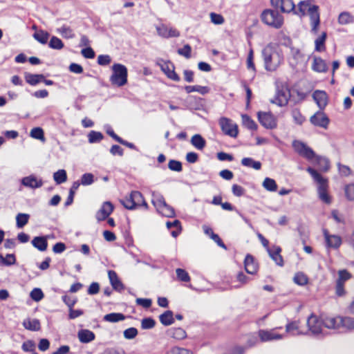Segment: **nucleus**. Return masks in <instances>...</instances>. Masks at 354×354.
Segmentation results:
<instances>
[{
    "instance_id": "bf43d9fd",
    "label": "nucleus",
    "mask_w": 354,
    "mask_h": 354,
    "mask_svg": "<svg viewBox=\"0 0 354 354\" xmlns=\"http://www.w3.org/2000/svg\"><path fill=\"white\" fill-rule=\"evenodd\" d=\"M166 354H193V353L189 349L174 346L167 351Z\"/></svg>"
},
{
    "instance_id": "4d7b16f0",
    "label": "nucleus",
    "mask_w": 354,
    "mask_h": 354,
    "mask_svg": "<svg viewBox=\"0 0 354 354\" xmlns=\"http://www.w3.org/2000/svg\"><path fill=\"white\" fill-rule=\"evenodd\" d=\"M312 162H315L322 167V170L327 171L329 168V162L327 158L316 155Z\"/></svg>"
},
{
    "instance_id": "7ed1b4c3",
    "label": "nucleus",
    "mask_w": 354,
    "mask_h": 354,
    "mask_svg": "<svg viewBox=\"0 0 354 354\" xmlns=\"http://www.w3.org/2000/svg\"><path fill=\"white\" fill-rule=\"evenodd\" d=\"M112 75L110 77L111 83L121 87L127 83L128 71L127 67L121 64H114L112 66Z\"/></svg>"
},
{
    "instance_id": "20e7f679",
    "label": "nucleus",
    "mask_w": 354,
    "mask_h": 354,
    "mask_svg": "<svg viewBox=\"0 0 354 354\" xmlns=\"http://www.w3.org/2000/svg\"><path fill=\"white\" fill-rule=\"evenodd\" d=\"M262 21L266 25L279 29L283 24V17L276 10L266 9L261 15Z\"/></svg>"
},
{
    "instance_id": "423d86ee",
    "label": "nucleus",
    "mask_w": 354,
    "mask_h": 354,
    "mask_svg": "<svg viewBox=\"0 0 354 354\" xmlns=\"http://www.w3.org/2000/svg\"><path fill=\"white\" fill-rule=\"evenodd\" d=\"M294 150L301 156L305 158L308 161H313L316 154L314 151L307 145L300 140H294L292 143Z\"/></svg>"
},
{
    "instance_id": "412c9836",
    "label": "nucleus",
    "mask_w": 354,
    "mask_h": 354,
    "mask_svg": "<svg viewBox=\"0 0 354 354\" xmlns=\"http://www.w3.org/2000/svg\"><path fill=\"white\" fill-rule=\"evenodd\" d=\"M108 276L110 283L115 290L121 292L124 290L125 287L124 284L120 280L117 273L114 270H109Z\"/></svg>"
},
{
    "instance_id": "f704fd0d",
    "label": "nucleus",
    "mask_w": 354,
    "mask_h": 354,
    "mask_svg": "<svg viewBox=\"0 0 354 354\" xmlns=\"http://www.w3.org/2000/svg\"><path fill=\"white\" fill-rule=\"evenodd\" d=\"M242 165L249 167L253 168L255 170H259L261 168V163L259 161H256L252 158H243L241 160Z\"/></svg>"
},
{
    "instance_id": "5701e85b",
    "label": "nucleus",
    "mask_w": 354,
    "mask_h": 354,
    "mask_svg": "<svg viewBox=\"0 0 354 354\" xmlns=\"http://www.w3.org/2000/svg\"><path fill=\"white\" fill-rule=\"evenodd\" d=\"M304 59V55L299 48L291 47L290 53L289 62L292 66H297Z\"/></svg>"
},
{
    "instance_id": "58836bf2",
    "label": "nucleus",
    "mask_w": 354,
    "mask_h": 354,
    "mask_svg": "<svg viewBox=\"0 0 354 354\" xmlns=\"http://www.w3.org/2000/svg\"><path fill=\"white\" fill-rule=\"evenodd\" d=\"M338 22L342 25L352 24L354 22V17L348 12H342L339 15Z\"/></svg>"
},
{
    "instance_id": "79ce46f5",
    "label": "nucleus",
    "mask_w": 354,
    "mask_h": 354,
    "mask_svg": "<svg viewBox=\"0 0 354 354\" xmlns=\"http://www.w3.org/2000/svg\"><path fill=\"white\" fill-rule=\"evenodd\" d=\"M262 186L265 189L269 192H275L277 189V185L276 181L270 178L266 177L263 183Z\"/></svg>"
},
{
    "instance_id": "ea45409f",
    "label": "nucleus",
    "mask_w": 354,
    "mask_h": 354,
    "mask_svg": "<svg viewBox=\"0 0 354 354\" xmlns=\"http://www.w3.org/2000/svg\"><path fill=\"white\" fill-rule=\"evenodd\" d=\"M49 33L46 31L39 30L33 34V37L41 44H46L49 38Z\"/></svg>"
},
{
    "instance_id": "4c0bfd02",
    "label": "nucleus",
    "mask_w": 354,
    "mask_h": 354,
    "mask_svg": "<svg viewBox=\"0 0 354 354\" xmlns=\"http://www.w3.org/2000/svg\"><path fill=\"white\" fill-rule=\"evenodd\" d=\"M44 80V75L42 74H30L26 75V82L30 85H36Z\"/></svg>"
},
{
    "instance_id": "72a5a7b5",
    "label": "nucleus",
    "mask_w": 354,
    "mask_h": 354,
    "mask_svg": "<svg viewBox=\"0 0 354 354\" xmlns=\"http://www.w3.org/2000/svg\"><path fill=\"white\" fill-rule=\"evenodd\" d=\"M125 319V316L120 313H111L104 316L103 320L105 322L115 323Z\"/></svg>"
},
{
    "instance_id": "393cba45",
    "label": "nucleus",
    "mask_w": 354,
    "mask_h": 354,
    "mask_svg": "<svg viewBox=\"0 0 354 354\" xmlns=\"http://www.w3.org/2000/svg\"><path fill=\"white\" fill-rule=\"evenodd\" d=\"M245 270L247 273L254 274L257 272V264L254 262V257L250 254H247L244 260Z\"/></svg>"
},
{
    "instance_id": "338daca9",
    "label": "nucleus",
    "mask_w": 354,
    "mask_h": 354,
    "mask_svg": "<svg viewBox=\"0 0 354 354\" xmlns=\"http://www.w3.org/2000/svg\"><path fill=\"white\" fill-rule=\"evenodd\" d=\"M36 345L34 341L32 340H27L24 342L21 345V348L24 352H30L35 350Z\"/></svg>"
},
{
    "instance_id": "a18cd8bd",
    "label": "nucleus",
    "mask_w": 354,
    "mask_h": 354,
    "mask_svg": "<svg viewBox=\"0 0 354 354\" xmlns=\"http://www.w3.org/2000/svg\"><path fill=\"white\" fill-rule=\"evenodd\" d=\"M53 179L57 185H60L67 180L66 171L64 169H59L53 174Z\"/></svg>"
},
{
    "instance_id": "39448f33",
    "label": "nucleus",
    "mask_w": 354,
    "mask_h": 354,
    "mask_svg": "<svg viewBox=\"0 0 354 354\" xmlns=\"http://www.w3.org/2000/svg\"><path fill=\"white\" fill-rule=\"evenodd\" d=\"M120 203L128 209H134L140 206L146 209L148 207L142 194L138 191H132L128 196L120 200Z\"/></svg>"
},
{
    "instance_id": "1a4fd4ad",
    "label": "nucleus",
    "mask_w": 354,
    "mask_h": 354,
    "mask_svg": "<svg viewBox=\"0 0 354 354\" xmlns=\"http://www.w3.org/2000/svg\"><path fill=\"white\" fill-rule=\"evenodd\" d=\"M257 116L259 122L265 128L268 129H273L277 127V118L270 112L259 111L257 113Z\"/></svg>"
},
{
    "instance_id": "0e129e2a",
    "label": "nucleus",
    "mask_w": 354,
    "mask_h": 354,
    "mask_svg": "<svg viewBox=\"0 0 354 354\" xmlns=\"http://www.w3.org/2000/svg\"><path fill=\"white\" fill-rule=\"evenodd\" d=\"M156 322L151 317H147L142 319L141 327L142 329H151L155 326Z\"/></svg>"
},
{
    "instance_id": "6e6552de",
    "label": "nucleus",
    "mask_w": 354,
    "mask_h": 354,
    "mask_svg": "<svg viewBox=\"0 0 354 354\" xmlns=\"http://www.w3.org/2000/svg\"><path fill=\"white\" fill-rule=\"evenodd\" d=\"M271 5L281 12L298 14L292 0H270Z\"/></svg>"
},
{
    "instance_id": "f8f14e48",
    "label": "nucleus",
    "mask_w": 354,
    "mask_h": 354,
    "mask_svg": "<svg viewBox=\"0 0 354 354\" xmlns=\"http://www.w3.org/2000/svg\"><path fill=\"white\" fill-rule=\"evenodd\" d=\"M114 209L113 205L110 201H105L102 203L100 209L96 212L95 218L97 221L106 220Z\"/></svg>"
},
{
    "instance_id": "0eeeda50",
    "label": "nucleus",
    "mask_w": 354,
    "mask_h": 354,
    "mask_svg": "<svg viewBox=\"0 0 354 354\" xmlns=\"http://www.w3.org/2000/svg\"><path fill=\"white\" fill-rule=\"evenodd\" d=\"M218 124L224 134L232 138L237 137L238 126L232 120L223 117L220 118Z\"/></svg>"
},
{
    "instance_id": "a211bd4d",
    "label": "nucleus",
    "mask_w": 354,
    "mask_h": 354,
    "mask_svg": "<svg viewBox=\"0 0 354 354\" xmlns=\"http://www.w3.org/2000/svg\"><path fill=\"white\" fill-rule=\"evenodd\" d=\"M324 327L330 329L342 328V316L326 317L322 319Z\"/></svg>"
},
{
    "instance_id": "c03bdc74",
    "label": "nucleus",
    "mask_w": 354,
    "mask_h": 354,
    "mask_svg": "<svg viewBox=\"0 0 354 354\" xmlns=\"http://www.w3.org/2000/svg\"><path fill=\"white\" fill-rule=\"evenodd\" d=\"M157 211L162 216L166 217H174L175 216V211L174 208L167 203L161 206Z\"/></svg>"
},
{
    "instance_id": "603ef678",
    "label": "nucleus",
    "mask_w": 354,
    "mask_h": 354,
    "mask_svg": "<svg viewBox=\"0 0 354 354\" xmlns=\"http://www.w3.org/2000/svg\"><path fill=\"white\" fill-rule=\"evenodd\" d=\"M30 136L37 140H39L42 142L45 141L44 133L41 127H35L31 129Z\"/></svg>"
},
{
    "instance_id": "13d9d810",
    "label": "nucleus",
    "mask_w": 354,
    "mask_h": 354,
    "mask_svg": "<svg viewBox=\"0 0 354 354\" xmlns=\"http://www.w3.org/2000/svg\"><path fill=\"white\" fill-rule=\"evenodd\" d=\"M176 273L178 279L180 281L188 282L191 279L188 272L184 269L177 268Z\"/></svg>"
},
{
    "instance_id": "6ab92c4d",
    "label": "nucleus",
    "mask_w": 354,
    "mask_h": 354,
    "mask_svg": "<svg viewBox=\"0 0 354 354\" xmlns=\"http://www.w3.org/2000/svg\"><path fill=\"white\" fill-rule=\"evenodd\" d=\"M156 30L158 34L165 38L168 37H177L180 35L179 32L173 28H169L166 25L162 24L161 26H157Z\"/></svg>"
},
{
    "instance_id": "6e6d98bb",
    "label": "nucleus",
    "mask_w": 354,
    "mask_h": 354,
    "mask_svg": "<svg viewBox=\"0 0 354 354\" xmlns=\"http://www.w3.org/2000/svg\"><path fill=\"white\" fill-rule=\"evenodd\" d=\"M292 117L294 122L299 125H301L306 120L305 117L302 115L300 111L297 109H295L292 111Z\"/></svg>"
},
{
    "instance_id": "8fccbe9b",
    "label": "nucleus",
    "mask_w": 354,
    "mask_h": 354,
    "mask_svg": "<svg viewBox=\"0 0 354 354\" xmlns=\"http://www.w3.org/2000/svg\"><path fill=\"white\" fill-rule=\"evenodd\" d=\"M48 46L50 48L55 49V50H61L64 46L62 41L59 38H58L55 36H53L51 37V39L48 43Z\"/></svg>"
},
{
    "instance_id": "680f3d73",
    "label": "nucleus",
    "mask_w": 354,
    "mask_h": 354,
    "mask_svg": "<svg viewBox=\"0 0 354 354\" xmlns=\"http://www.w3.org/2000/svg\"><path fill=\"white\" fill-rule=\"evenodd\" d=\"M94 182V176L91 173H86L81 177V185L87 186L91 185Z\"/></svg>"
},
{
    "instance_id": "c9c22d12",
    "label": "nucleus",
    "mask_w": 354,
    "mask_h": 354,
    "mask_svg": "<svg viewBox=\"0 0 354 354\" xmlns=\"http://www.w3.org/2000/svg\"><path fill=\"white\" fill-rule=\"evenodd\" d=\"M184 88L187 93L198 92L202 95H205L209 91V88L208 87L200 85L185 86Z\"/></svg>"
},
{
    "instance_id": "bb28decb",
    "label": "nucleus",
    "mask_w": 354,
    "mask_h": 354,
    "mask_svg": "<svg viewBox=\"0 0 354 354\" xmlns=\"http://www.w3.org/2000/svg\"><path fill=\"white\" fill-rule=\"evenodd\" d=\"M77 337L80 342L86 344L94 340L95 336L94 333L92 331L86 329H82L79 330Z\"/></svg>"
},
{
    "instance_id": "4468645a",
    "label": "nucleus",
    "mask_w": 354,
    "mask_h": 354,
    "mask_svg": "<svg viewBox=\"0 0 354 354\" xmlns=\"http://www.w3.org/2000/svg\"><path fill=\"white\" fill-rule=\"evenodd\" d=\"M21 183L26 187L30 189H37L42 187L44 183L41 178L32 174L28 176L24 177L21 180Z\"/></svg>"
},
{
    "instance_id": "7c9ffc66",
    "label": "nucleus",
    "mask_w": 354,
    "mask_h": 354,
    "mask_svg": "<svg viewBox=\"0 0 354 354\" xmlns=\"http://www.w3.org/2000/svg\"><path fill=\"white\" fill-rule=\"evenodd\" d=\"M23 326L26 329L32 331H38L41 328L40 322L37 319H26L23 322Z\"/></svg>"
},
{
    "instance_id": "f257e3e1",
    "label": "nucleus",
    "mask_w": 354,
    "mask_h": 354,
    "mask_svg": "<svg viewBox=\"0 0 354 354\" xmlns=\"http://www.w3.org/2000/svg\"><path fill=\"white\" fill-rule=\"evenodd\" d=\"M306 171L311 175L314 180L317 183V195L320 201L326 204H330L331 196L328 194V180L311 167H308Z\"/></svg>"
},
{
    "instance_id": "ddd939ff",
    "label": "nucleus",
    "mask_w": 354,
    "mask_h": 354,
    "mask_svg": "<svg viewBox=\"0 0 354 354\" xmlns=\"http://www.w3.org/2000/svg\"><path fill=\"white\" fill-rule=\"evenodd\" d=\"M310 122L317 127L326 129L329 124V118L322 111H317L310 118Z\"/></svg>"
},
{
    "instance_id": "e433bc0d",
    "label": "nucleus",
    "mask_w": 354,
    "mask_h": 354,
    "mask_svg": "<svg viewBox=\"0 0 354 354\" xmlns=\"http://www.w3.org/2000/svg\"><path fill=\"white\" fill-rule=\"evenodd\" d=\"M57 32L66 39H73L75 37L73 30L66 25H63L62 27L59 28Z\"/></svg>"
},
{
    "instance_id": "2f4dec72",
    "label": "nucleus",
    "mask_w": 354,
    "mask_h": 354,
    "mask_svg": "<svg viewBox=\"0 0 354 354\" xmlns=\"http://www.w3.org/2000/svg\"><path fill=\"white\" fill-rule=\"evenodd\" d=\"M191 144L198 150H203L206 145V141L200 134H195L191 138Z\"/></svg>"
},
{
    "instance_id": "3c124183",
    "label": "nucleus",
    "mask_w": 354,
    "mask_h": 354,
    "mask_svg": "<svg viewBox=\"0 0 354 354\" xmlns=\"http://www.w3.org/2000/svg\"><path fill=\"white\" fill-rule=\"evenodd\" d=\"M103 134L99 131H91L88 134V140L90 143L100 142L103 139Z\"/></svg>"
},
{
    "instance_id": "2eb2a0df",
    "label": "nucleus",
    "mask_w": 354,
    "mask_h": 354,
    "mask_svg": "<svg viewBox=\"0 0 354 354\" xmlns=\"http://www.w3.org/2000/svg\"><path fill=\"white\" fill-rule=\"evenodd\" d=\"M160 67L162 72L167 75V77L169 79L174 80L175 82L180 81V78L178 76V75L175 72L174 65L171 62H165L160 66Z\"/></svg>"
},
{
    "instance_id": "473e14b6",
    "label": "nucleus",
    "mask_w": 354,
    "mask_h": 354,
    "mask_svg": "<svg viewBox=\"0 0 354 354\" xmlns=\"http://www.w3.org/2000/svg\"><path fill=\"white\" fill-rule=\"evenodd\" d=\"M312 1H313V0L301 1L297 5L298 11L297 10V12L298 14H297V15H300L301 17L305 16L306 14V11H308V12L309 8H311L313 6L311 3Z\"/></svg>"
},
{
    "instance_id": "a19ab883",
    "label": "nucleus",
    "mask_w": 354,
    "mask_h": 354,
    "mask_svg": "<svg viewBox=\"0 0 354 354\" xmlns=\"http://www.w3.org/2000/svg\"><path fill=\"white\" fill-rule=\"evenodd\" d=\"M30 218L28 214L19 213L16 216V225L18 228L24 227L28 223Z\"/></svg>"
},
{
    "instance_id": "c85d7f7f",
    "label": "nucleus",
    "mask_w": 354,
    "mask_h": 354,
    "mask_svg": "<svg viewBox=\"0 0 354 354\" xmlns=\"http://www.w3.org/2000/svg\"><path fill=\"white\" fill-rule=\"evenodd\" d=\"M286 331L292 336L306 334L299 330V322L297 321L288 323L286 326Z\"/></svg>"
},
{
    "instance_id": "de8ad7c7",
    "label": "nucleus",
    "mask_w": 354,
    "mask_h": 354,
    "mask_svg": "<svg viewBox=\"0 0 354 354\" xmlns=\"http://www.w3.org/2000/svg\"><path fill=\"white\" fill-rule=\"evenodd\" d=\"M151 202L156 209L166 203L163 196L159 193H153Z\"/></svg>"
},
{
    "instance_id": "37998d69",
    "label": "nucleus",
    "mask_w": 354,
    "mask_h": 354,
    "mask_svg": "<svg viewBox=\"0 0 354 354\" xmlns=\"http://www.w3.org/2000/svg\"><path fill=\"white\" fill-rule=\"evenodd\" d=\"M242 118V122L243 126H245L246 128L250 130H257V124L256 122L248 115L243 114L241 115Z\"/></svg>"
},
{
    "instance_id": "dca6fc26",
    "label": "nucleus",
    "mask_w": 354,
    "mask_h": 354,
    "mask_svg": "<svg viewBox=\"0 0 354 354\" xmlns=\"http://www.w3.org/2000/svg\"><path fill=\"white\" fill-rule=\"evenodd\" d=\"M290 96V91L287 88L278 90L274 100H272V102L275 103L280 106H285L288 104Z\"/></svg>"
},
{
    "instance_id": "f3484780",
    "label": "nucleus",
    "mask_w": 354,
    "mask_h": 354,
    "mask_svg": "<svg viewBox=\"0 0 354 354\" xmlns=\"http://www.w3.org/2000/svg\"><path fill=\"white\" fill-rule=\"evenodd\" d=\"M275 329L259 330L258 332L259 337L261 342H269L273 340L281 339L283 338L282 335L277 334L274 332Z\"/></svg>"
},
{
    "instance_id": "b1692460",
    "label": "nucleus",
    "mask_w": 354,
    "mask_h": 354,
    "mask_svg": "<svg viewBox=\"0 0 354 354\" xmlns=\"http://www.w3.org/2000/svg\"><path fill=\"white\" fill-rule=\"evenodd\" d=\"M48 237L49 236H35L31 241V243L32 246L37 248L39 251L44 252L48 248L47 239Z\"/></svg>"
},
{
    "instance_id": "5fc2aeb1",
    "label": "nucleus",
    "mask_w": 354,
    "mask_h": 354,
    "mask_svg": "<svg viewBox=\"0 0 354 354\" xmlns=\"http://www.w3.org/2000/svg\"><path fill=\"white\" fill-rule=\"evenodd\" d=\"M171 336L176 339H183L186 337V332L181 328H173L171 330Z\"/></svg>"
},
{
    "instance_id": "9d476101",
    "label": "nucleus",
    "mask_w": 354,
    "mask_h": 354,
    "mask_svg": "<svg viewBox=\"0 0 354 354\" xmlns=\"http://www.w3.org/2000/svg\"><path fill=\"white\" fill-rule=\"evenodd\" d=\"M307 326L308 327L309 331L313 335H322V326L323 322L322 319L320 320L317 318V316L314 315H311L308 320H307Z\"/></svg>"
},
{
    "instance_id": "c756f323",
    "label": "nucleus",
    "mask_w": 354,
    "mask_h": 354,
    "mask_svg": "<svg viewBox=\"0 0 354 354\" xmlns=\"http://www.w3.org/2000/svg\"><path fill=\"white\" fill-rule=\"evenodd\" d=\"M160 323L165 326L174 323V313L171 310H167L159 316Z\"/></svg>"
},
{
    "instance_id": "a878e982",
    "label": "nucleus",
    "mask_w": 354,
    "mask_h": 354,
    "mask_svg": "<svg viewBox=\"0 0 354 354\" xmlns=\"http://www.w3.org/2000/svg\"><path fill=\"white\" fill-rule=\"evenodd\" d=\"M324 234L328 247L337 248L341 245L342 241L339 236L336 235H330L327 230H324Z\"/></svg>"
},
{
    "instance_id": "9b49d317",
    "label": "nucleus",
    "mask_w": 354,
    "mask_h": 354,
    "mask_svg": "<svg viewBox=\"0 0 354 354\" xmlns=\"http://www.w3.org/2000/svg\"><path fill=\"white\" fill-rule=\"evenodd\" d=\"M310 17V23L311 26V32L316 34L318 31V28L320 24V15L319 12V6H313L309 8L308 12Z\"/></svg>"
},
{
    "instance_id": "69168bd1",
    "label": "nucleus",
    "mask_w": 354,
    "mask_h": 354,
    "mask_svg": "<svg viewBox=\"0 0 354 354\" xmlns=\"http://www.w3.org/2000/svg\"><path fill=\"white\" fill-rule=\"evenodd\" d=\"M138 330L134 327L129 328L124 330L123 335L125 339H132L138 335Z\"/></svg>"
},
{
    "instance_id": "aec40b11",
    "label": "nucleus",
    "mask_w": 354,
    "mask_h": 354,
    "mask_svg": "<svg viewBox=\"0 0 354 354\" xmlns=\"http://www.w3.org/2000/svg\"><path fill=\"white\" fill-rule=\"evenodd\" d=\"M313 97L321 110L324 109L327 105L328 96L325 91L316 90L313 93Z\"/></svg>"
},
{
    "instance_id": "49530a36",
    "label": "nucleus",
    "mask_w": 354,
    "mask_h": 354,
    "mask_svg": "<svg viewBox=\"0 0 354 354\" xmlns=\"http://www.w3.org/2000/svg\"><path fill=\"white\" fill-rule=\"evenodd\" d=\"M326 39V33L322 32V35L317 38L315 41V50L321 52L325 50V41Z\"/></svg>"
},
{
    "instance_id": "864d4df0",
    "label": "nucleus",
    "mask_w": 354,
    "mask_h": 354,
    "mask_svg": "<svg viewBox=\"0 0 354 354\" xmlns=\"http://www.w3.org/2000/svg\"><path fill=\"white\" fill-rule=\"evenodd\" d=\"M342 328L353 330L354 318L351 317H342Z\"/></svg>"
},
{
    "instance_id": "774afa93",
    "label": "nucleus",
    "mask_w": 354,
    "mask_h": 354,
    "mask_svg": "<svg viewBox=\"0 0 354 354\" xmlns=\"http://www.w3.org/2000/svg\"><path fill=\"white\" fill-rule=\"evenodd\" d=\"M344 191L346 198L348 201H354V183L346 185Z\"/></svg>"
},
{
    "instance_id": "09e8293b",
    "label": "nucleus",
    "mask_w": 354,
    "mask_h": 354,
    "mask_svg": "<svg viewBox=\"0 0 354 354\" xmlns=\"http://www.w3.org/2000/svg\"><path fill=\"white\" fill-rule=\"evenodd\" d=\"M293 281L297 285L304 286L308 283V279L304 273L299 272L295 274Z\"/></svg>"
},
{
    "instance_id": "e2e57ef3",
    "label": "nucleus",
    "mask_w": 354,
    "mask_h": 354,
    "mask_svg": "<svg viewBox=\"0 0 354 354\" xmlns=\"http://www.w3.org/2000/svg\"><path fill=\"white\" fill-rule=\"evenodd\" d=\"M168 167L170 170L180 172L183 170L182 163L176 160H170L168 163Z\"/></svg>"
},
{
    "instance_id": "4be33fe9",
    "label": "nucleus",
    "mask_w": 354,
    "mask_h": 354,
    "mask_svg": "<svg viewBox=\"0 0 354 354\" xmlns=\"http://www.w3.org/2000/svg\"><path fill=\"white\" fill-rule=\"evenodd\" d=\"M267 252L270 258L276 263L277 266H283V259L281 255V248L279 246L274 245L272 248H268Z\"/></svg>"
},
{
    "instance_id": "f03ea898",
    "label": "nucleus",
    "mask_w": 354,
    "mask_h": 354,
    "mask_svg": "<svg viewBox=\"0 0 354 354\" xmlns=\"http://www.w3.org/2000/svg\"><path fill=\"white\" fill-rule=\"evenodd\" d=\"M265 68L268 71H274L283 61L281 54L271 46H266L262 50Z\"/></svg>"
},
{
    "instance_id": "cd10ccee",
    "label": "nucleus",
    "mask_w": 354,
    "mask_h": 354,
    "mask_svg": "<svg viewBox=\"0 0 354 354\" xmlns=\"http://www.w3.org/2000/svg\"><path fill=\"white\" fill-rule=\"evenodd\" d=\"M313 71L318 73H325L328 70V67L325 61L321 57H314L312 65Z\"/></svg>"
},
{
    "instance_id": "052dcab7",
    "label": "nucleus",
    "mask_w": 354,
    "mask_h": 354,
    "mask_svg": "<svg viewBox=\"0 0 354 354\" xmlns=\"http://www.w3.org/2000/svg\"><path fill=\"white\" fill-rule=\"evenodd\" d=\"M30 296L31 299L32 300H34L35 301H39L44 297L42 290L40 288H34L30 292Z\"/></svg>"
}]
</instances>
